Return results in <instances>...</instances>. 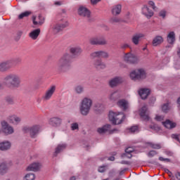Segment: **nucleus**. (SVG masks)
I'll list each match as a JSON object with an SVG mask.
<instances>
[{
	"label": "nucleus",
	"mask_w": 180,
	"mask_h": 180,
	"mask_svg": "<svg viewBox=\"0 0 180 180\" xmlns=\"http://www.w3.org/2000/svg\"><path fill=\"white\" fill-rule=\"evenodd\" d=\"M69 52L64 53L58 60L57 71L59 74H65L71 70V57L72 58H78L82 53V49L79 46H71Z\"/></svg>",
	"instance_id": "1"
},
{
	"label": "nucleus",
	"mask_w": 180,
	"mask_h": 180,
	"mask_svg": "<svg viewBox=\"0 0 180 180\" xmlns=\"http://www.w3.org/2000/svg\"><path fill=\"white\" fill-rule=\"evenodd\" d=\"M3 84L7 86V88L18 89V88H20L21 86L22 80L20 76L18 74L10 73L5 76Z\"/></svg>",
	"instance_id": "2"
},
{
	"label": "nucleus",
	"mask_w": 180,
	"mask_h": 180,
	"mask_svg": "<svg viewBox=\"0 0 180 180\" xmlns=\"http://www.w3.org/2000/svg\"><path fill=\"white\" fill-rule=\"evenodd\" d=\"M94 102L92 99L88 97H84L80 102L79 105V110L82 116H88L91 112Z\"/></svg>",
	"instance_id": "3"
},
{
	"label": "nucleus",
	"mask_w": 180,
	"mask_h": 180,
	"mask_svg": "<svg viewBox=\"0 0 180 180\" xmlns=\"http://www.w3.org/2000/svg\"><path fill=\"white\" fill-rule=\"evenodd\" d=\"M129 77L132 81H143L147 78V73L144 69H136L130 72Z\"/></svg>",
	"instance_id": "4"
},
{
	"label": "nucleus",
	"mask_w": 180,
	"mask_h": 180,
	"mask_svg": "<svg viewBox=\"0 0 180 180\" xmlns=\"http://www.w3.org/2000/svg\"><path fill=\"white\" fill-rule=\"evenodd\" d=\"M41 129V127L39 124L32 125L31 127H24L22 128V131L24 133H29L30 137L31 139H36L40 133V130Z\"/></svg>",
	"instance_id": "5"
},
{
	"label": "nucleus",
	"mask_w": 180,
	"mask_h": 180,
	"mask_svg": "<svg viewBox=\"0 0 180 180\" xmlns=\"http://www.w3.org/2000/svg\"><path fill=\"white\" fill-rule=\"evenodd\" d=\"M124 119H126V116L123 112L117 114L110 111L109 113V120L112 122V124H121Z\"/></svg>",
	"instance_id": "6"
},
{
	"label": "nucleus",
	"mask_w": 180,
	"mask_h": 180,
	"mask_svg": "<svg viewBox=\"0 0 180 180\" xmlns=\"http://www.w3.org/2000/svg\"><path fill=\"white\" fill-rule=\"evenodd\" d=\"M89 43L91 46H108V40L104 36H96L89 39Z\"/></svg>",
	"instance_id": "7"
},
{
	"label": "nucleus",
	"mask_w": 180,
	"mask_h": 180,
	"mask_svg": "<svg viewBox=\"0 0 180 180\" xmlns=\"http://www.w3.org/2000/svg\"><path fill=\"white\" fill-rule=\"evenodd\" d=\"M124 61L127 64H139L140 63V58L132 53H124L123 56Z\"/></svg>",
	"instance_id": "8"
},
{
	"label": "nucleus",
	"mask_w": 180,
	"mask_h": 180,
	"mask_svg": "<svg viewBox=\"0 0 180 180\" xmlns=\"http://www.w3.org/2000/svg\"><path fill=\"white\" fill-rule=\"evenodd\" d=\"M1 126L2 129V133H4L6 136H11V134H13V133H15L13 127L11 126L8 122L5 120L1 121Z\"/></svg>",
	"instance_id": "9"
},
{
	"label": "nucleus",
	"mask_w": 180,
	"mask_h": 180,
	"mask_svg": "<svg viewBox=\"0 0 180 180\" xmlns=\"http://www.w3.org/2000/svg\"><path fill=\"white\" fill-rule=\"evenodd\" d=\"M12 60H6L0 62V72H8L12 69Z\"/></svg>",
	"instance_id": "10"
},
{
	"label": "nucleus",
	"mask_w": 180,
	"mask_h": 180,
	"mask_svg": "<svg viewBox=\"0 0 180 180\" xmlns=\"http://www.w3.org/2000/svg\"><path fill=\"white\" fill-rule=\"evenodd\" d=\"M56 86L53 85L51 86L44 93V94L42 96L43 101H50L51 98L53 97V95H54L56 92Z\"/></svg>",
	"instance_id": "11"
},
{
	"label": "nucleus",
	"mask_w": 180,
	"mask_h": 180,
	"mask_svg": "<svg viewBox=\"0 0 180 180\" xmlns=\"http://www.w3.org/2000/svg\"><path fill=\"white\" fill-rule=\"evenodd\" d=\"M91 58H109V53L105 51H96L90 54Z\"/></svg>",
	"instance_id": "12"
},
{
	"label": "nucleus",
	"mask_w": 180,
	"mask_h": 180,
	"mask_svg": "<svg viewBox=\"0 0 180 180\" xmlns=\"http://www.w3.org/2000/svg\"><path fill=\"white\" fill-rule=\"evenodd\" d=\"M139 115L142 120H145V122L150 120V112L148 111V108H147V105H143L141 108Z\"/></svg>",
	"instance_id": "13"
},
{
	"label": "nucleus",
	"mask_w": 180,
	"mask_h": 180,
	"mask_svg": "<svg viewBox=\"0 0 180 180\" xmlns=\"http://www.w3.org/2000/svg\"><path fill=\"white\" fill-rule=\"evenodd\" d=\"M123 77H115L108 82V85L110 88H116V86H118L120 84H123Z\"/></svg>",
	"instance_id": "14"
},
{
	"label": "nucleus",
	"mask_w": 180,
	"mask_h": 180,
	"mask_svg": "<svg viewBox=\"0 0 180 180\" xmlns=\"http://www.w3.org/2000/svg\"><path fill=\"white\" fill-rule=\"evenodd\" d=\"M61 123H63V120L58 117H53L49 120V124L52 126V127H60Z\"/></svg>",
	"instance_id": "15"
},
{
	"label": "nucleus",
	"mask_w": 180,
	"mask_h": 180,
	"mask_svg": "<svg viewBox=\"0 0 180 180\" xmlns=\"http://www.w3.org/2000/svg\"><path fill=\"white\" fill-rule=\"evenodd\" d=\"M93 65L98 71H101V70H105V68H106V63L102 61L101 59L94 60L93 61Z\"/></svg>",
	"instance_id": "16"
},
{
	"label": "nucleus",
	"mask_w": 180,
	"mask_h": 180,
	"mask_svg": "<svg viewBox=\"0 0 180 180\" xmlns=\"http://www.w3.org/2000/svg\"><path fill=\"white\" fill-rule=\"evenodd\" d=\"M68 26V22H65L63 24L56 23L53 25L52 29L54 33H60V32H63V30L65 29Z\"/></svg>",
	"instance_id": "17"
},
{
	"label": "nucleus",
	"mask_w": 180,
	"mask_h": 180,
	"mask_svg": "<svg viewBox=\"0 0 180 180\" xmlns=\"http://www.w3.org/2000/svg\"><path fill=\"white\" fill-rule=\"evenodd\" d=\"M44 17L41 15H39L38 17L36 15L32 16V23L34 26H41L44 23Z\"/></svg>",
	"instance_id": "18"
},
{
	"label": "nucleus",
	"mask_w": 180,
	"mask_h": 180,
	"mask_svg": "<svg viewBox=\"0 0 180 180\" xmlns=\"http://www.w3.org/2000/svg\"><path fill=\"white\" fill-rule=\"evenodd\" d=\"M78 15L83 18H91V11L84 6H80L78 9Z\"/></svg>",
	"instance_id": "19"
},
{
	"label": "nucleus",
	"mask_w": 180,
	"mask_h": 180,
	"mask_svg": "<svg viewBox=\"0 0 180 180\" xmlns=\"http://www.w3.org/2000/svg\"><path fill=\"white\" fill-rule=\"evenodd\" d=\"M146 35L143 33H136L132 36L131 41L135 46H139V44L140 43V40L143 39V37H145Z\"/></svg>",
	"instance_id": "20"
},
{
	"label": "nucleus",
	"mask_w": 180,
	"mask_h": 180,
	"mask_svg": "<svg viewBox=\"0 0 180 180\" xmlns=\"http://www.w3.org/2000/svg\"><path fill=\"white\" fill-rule=\"evenodd\" d=\"M8 119V122L14 126H18L22 122V118L15 115L9 116Z\"/></svg>",
	"instance_id": "21"
},
{
	"label": "nucleus",
	"mask_w": 180,
	"mask_h": 180,
	"mask_svg": "<svg viewBox=\"0 0 180 180\" xmlns=\"http://www.w3.org/2000/svg\"><path fill=\"white\" fill-rule=\"evenodd\" d=\"M12 147V143L9 141L0 142V151H8Z\"/></svg>",
	"instance_id": "22"
},
{
	"label": "nucleus",
	"mask_w": 180,
	"mask_h": 180,
	"mask_svg": "<svg viewBox=\"0 0 180 180\" xmlns=\"http://www.w3.org/2000/svg\"><path fill=\"white\" fill-rule=\"evenodd\" d=\"M112 129V125L107 124L103 125L101 127H99L97 129V132L98 134H105V133H107V131H110Z\"/></svg>",
	"instance_id": "23"
},
{
	"label": "nucleus",
	"mask_w": 180,
	"mask_h": 180,
	"mask_svg": "<svg viewBox=\"0 0 180 180\" xmlns=\"http://www.w3.org/2000/svg\"><path fill=\"white\" fill-rule=\"evenodd\" d=\"M150 91L149 89H141L139 91V96H141V99H147L148 98V95L150 94Z\"/></svg>",
	"instance_id": "24"
},
{
	"label": "nucleus",
	"mask_w": 180,
	"mask_h": 180,
	"mask_svg": "<svg viewBox=\"0 0 180 180\" xmlns=\"http://www.w3.org/2000/svg\"><path fill=\"white\" fill-rule=\"evenodd\" d=\"M41 168V165L40 163H32L27 167V171H33L34 172H37Z\"/></svg>",
	"instance_id": "25"
},
{
	"label": "nucleus",
	"mask_w": 180,
	"mask_h": 180,
	"mask_svg": "<svg viewBox=\"0 0 180 180\" xmlns=\"http://www.w3.org/2000/svg\"><path fill=\"white\" fill-rule=\"evenodd\" d=\"M142 13L143 15H145L148 19H150V18L153 17V15H154L153 11L150 10V8L147 7V6H144L142 8Z\"/></svg>",
	"instance_id": "26"
},
{
	"label": "nucleus",
	"mask_w": 180,
	"mask_h": 180,
	"mask_svg": "<svg viewBox=\"0 0 180 180\" xmlns=\"http://www.w3.org/2000/svg\"><path fill=\"white\" fill-rule=\"evenodd\" d=\"M117 105L120 109H122V110H127V108H129V103L124 99H121L118 101Z\"/></svg>",
	"instance_id": "27"
},
{
	"label": "nucleus",
	"mask_w": 180,
	"mask_h": 180,
	"mask_svg": "<svg viewBox=\"0 0 180 180\" xmlns=\"http://www.w3.org/2000/svg\"><path fill=\"white\" fill-rule=\"evenodd\" d=\"M111 12H112L113 16L119 15V14L121 13V12H122V5L117 4V5L112 6Z\"/></svg>",
	"instance_id": "28"
},
{
	"label": "nucleus",
	"mask_w": 180,
	"mask_h": 180,
	"mask_svg": "<svg viewBox=\"0 0 180 180\" xmlns=\"http://www.w3.org/2000/svg\"><path fill=\"white\" fill-rule=\"evenodd\" d=\"M162 124L165 126V127H166V129H175V127H176V123L173 122L169 120H167L165 122H162Z\"/></svg>",
	"instance_id": "29"
},
{
	"label": "nucleus",
	"mask_w": 180,
	"mask_h": 180,
	"mask_svg": "<svg viewBox=\"0 0 180 180\" xmlns=\"http://www.w3.org/2000/svg\"><path fill=\"white\" fill-rule=\"evenodd\" d=\"M164 42V38L161 36H156L152 41L153 46L154 47H157V46H160V44H162Z\"/></svg>",
	"instance_id": "30"
},
{
	"label": "nucleus",
	"mask_w": 180,
	"mask_h": 180,
	"mask_svg": "<svg viewBox=\"0 0 180 180\" xmlns=\"http://www.w3.org/2000/svg\"><path fill=\"white\" fill-rule=\"evenodd\" d=\"M39 35H40V28L34 30L29 34L30 39H32V40H37V37H39Z\"/></svg>",
	"instance_id": "31"
},
{
	"label": "nucleus",
	"mask_w": 180,
	"mask_h": 180,
	"mask_svg": "<svg viewBox=\"0 0 180 180\" xmlns=\"http://www.w3.org/2000/svg\"><path fill=\"white\" fill-rule=\"evenodd\" d=\"M67 148V144H59L56 148L55 153L53 154V157H57V155L60 154V151L65 150Z\"/></svg>",
	"instance_id": "32"
},
{
	"label": "nucleus",
	"mask_w": 180,
	"mask_h": 180,
	"mask_svg": "<svg viewBox=\"0 0 180 180\" xmlns=\"http://www.w3.org/2000/svg\"><path fill=\"white\" fill-rule=\"evenodd\" d=\"M120 98V92L118 91V90H116L110 94L109 96L110 101H117Z\"/></svg>",
	"instance_id": "33"
},
{
	"label": "nucleus",
	"mask_w": 180,
	"mask_h": 180,
	"mask_svg": "<svg viewBox=\"0 0 180 180\" xmlns=\"http://www.w3.org/2000/svg\"><path fill=\"white\" fill-rule=\"evenodd\" d=\"M4 101L7 105H13L15 103V97L13 96L8 95L5 97Z\"/></svg>",
	"instance_id": "34"
},
{
	"label": "nucleus",
	"mask_w": 180,
	"mask_h": 180,
	"mask_svg": "<svg viewBox=\"0 0 180 180\" xmlns=\"http://www.w3.org/2000/svg\"><path fill=\"white\" fill-rule=\"evenodd\" d=\"M8 172V165L6 163L0 164V175H5Z\"/></svg>",
	"instance_id": "35"
},
{
	"label": "nucleus",
	"mask_w": 180,
	"mask_h": 180,
	"mask_svg": "<svg viewBox=\"0 0 180 180\" xmlns=\"http://www.w3.org/2000/svg\"><path fill=\"white\" fill-rule=\"evenodd\" d=\"M167 41L169 43V44H173V43L175 41V32H171L167 35Z\"/></svg>",
	"instance_id": "36"
},
{
	"label": "nucleus",
	"mask_w": 180,
	"mask_h": 180,
	"mask_svg": "<svg viewBox=\"0 0 180 180\" xmlns=\"http://www.w3.org/2000/svg\"><path fill=\"white\" fill-rule=\"evenodd\" d=\"M147 144L154 150H160L162 148L161 144L160 143H154L148 142Z\"/></svg>",
	"instance_id": "37"
},
{
	"label": "nucleus",
	"mask_w": 180,
	"mask_h": 180,
	"mask_svg": "<svg viewBox=\"0 0 180 180\" xmlns=\"http://www.w3.org/2000/svg\"><path fill=\"white\" fill-rule=\"evenodd\" d=\"M170 109L171 108H169V104L168 103L163 104L162 106V110L164 113H168Z\"/></svg>",
	"instance_id": "38"
},
{
	"label": "nucleus",
	"mask_w": 180,
	"mask_h": 180,
	"mask_svg": "<svg viewBox=\"0 0 180 180\" xmlns=\"http://www.w3.org/2000/svg\"><path fill=\"white\" fill-rule=\"evenodd\" d=\"M122 22V19L117 17H112L110 18V23L114 25V23H120Z\"/></svg>",
	"instance_id": "39"
},
{
	"label": "nucleus",
	"mask_w": 180,
	"mask_h": 180,
	"mask_svg": "<svg viewBox=\"0 0 180 180\" xmlns=\"http://www.w3.org/2000/svg\"><path fill=\"white\" fill-rule=\"evenodd\" d=\"M76 94H81L84 92V86L78 85L75 88Z\"/></svg>",
	"instance_id": "40"
},
{
	"label": "nucleus",
	"mask_w": 180,
	"mask_h": 180,
	"mask_svg": "<svg viewBox=\"0 0 180 180\" xmlns=\"http://www.w3.org/2000/svg\"><path fill=\"white\" fill-rule=\"evenodd\" d=\"M30 15H32L31 11H25L24 13H22L18 15V19H23V18H27V16H30Z\"/></svg>",
	"instance_id": "41"
},
{
	"label": "nucleus",
	"mask_w": 180,
	"mask_h": 180,
	"mask_svg": "<svg viewBox=\"0 0 180 180\" xmlns=\"http://www.w3.org/2000/svg\"><path fill=\"white\" fill-rule=\"evenodd\" d=\"M34 174L33 173H29L25 175L24 177V180H34L35 179Z\"/></svg>",
	"instance_id": "42"
},
{
	"label": "nucleus",
	"mask_w": 180,
	"mask_h": 180,
	"mask_svg": "<svg viewBox=\"0 0 180 180\" xmlns=\"http://www.w3.org/2000/svg\"><path fill=\"white\" fill-rule=\"evenodd\" d=\"M70 129L71 130H78L79 129V125L77 122L72 123L70 124Z\"/></svg>",
	"instance_id": "43"
},
{
	"label": "nucleus",
	"mask_w": 180,
	"mask_h": 180,
	"mask_svg": "<svg viewBox=\"0 0 180 180\" xmlns=\"http://www.w3.org/2000/svg\"><path fill=\"white\" fill-rule=\"evenodd\" d=\"M150 129H151L152 130H154V131H160V127H158V125L153 124L152 125L149 126Z\"/></svg>",
	"instance_id": "44"
},
{
	"label": "nucleus",
	"mask_w": 180,
	"mask_h": 180,
	"mask_svg": "<svg viewBox=\"0 0 180 180\" xmlns=\"http://www.w3.org/2000/svg\"><path fill=\"white\" fill-rule=\"evenodd\" d=\"M22 34H23V31L19 30L17 32V35L15 38V41H19V40H20V37H22Z\"/></svg>",
	"instance_id": "45"
},
{
	"label": "nucleus",
	"mask_w": 180,
	"mask_h": 180,
	"mask_svg": "<svg viewBox=\"0 0 180 180\" xmlns=\"http://www.w3.org/2000/svg\"><path fill=\"white\" fill-rule=\"evenodd\" d=\"M122 158H131L132 155H131V153H127V152H125L124 153H123L122 155H121Z\"/></svg>",
	"instance_id": "46"
},
{
	"label": "nucleus",
	"mask_w": 180,
	"mask_h": 180,
	"mask_svg": "<svg viewBox=\"0 0 180 180\" xmlns=\"http://www.w3.org/2000/svg\"><path fill=\"white\" fill-rule=\"evenodd\" d=\"M159 16L162 18V19H165V16H167V11H165V10H162L159 13Z\"/></svg>",
	"instance_id": "47"
},
{
	"label": "nucleus",
	"mask_w": 180,
	"mask_h": 180,
	"mask_svg": "<svg viewBox=\"0 0 180 180\" xmlns=\"http://www.w3.org/2000/svg\"><path fill=\"white\" fill-rule=\"evenodd\" d=\"M139 131V127L137 126H134L129 128V131L131 133H136V131Z\"/></svg>",
	"instance_id": "48"
},
{
	"label": "nucleus",
	"mask_w": 180,
	"mask_h": 180,
	"mask_svg": "<svg viewBox=\"0 0 180 180\" xmlns=\"http://www.w3.org/2000/svg\"><path fill=\"white\" fill-rule=\"evenodd\" d=\"M108 169V165L101 166L98 168V172H105Z\"/></svg>",
	"instance_id": "49"
},
{
	"label": "nucleus",
	"mask_w": 180,
	"mask_h": 180,
	"mask_svg": "<svg viewBox=\"0 0 180 180\" xmlns=\"http://www.w3.org/2000/svg\"><path fill=\"white\" fill-rule=\"evenodd\" d=\"M148 4L150 6H152L153 11H158V8L155 6V4H154V1H149Z\"/></svg>",
	"instance_id": "50"
},
{
	"label": "nucleus",
	"mask_w": 180,
	"mask_h": 180,
	"mask_svg": "<svg viewBox=\"0 0 180 180\" xmlns=\"http://www.w3.org/2000/svg\"><path fill=\"white\" fill-rule=\"evenodd\" d=\"M172 139H174V140H176L177 141H179V143H180V140H179V135L176 134H172L171 135Z\"/></svg>",
	"instance_id": "51"
},
{
	"label": "nucleus",
	"mask_w": 180,
	"mask_h": 180,
	"mask_svg": "<svg viewBox=\"0 0 180 180\" xmlns=\"http://www.w3.org/2000/svg\"><path fill=\"white\" fill-rule=\"evenodd\" d=\"M158 153L155 150H150L148 153V157H154V155H157Z\"/></svg>",
	"instance_id": "52"
},
{
	"label": "nucleus",
	"mask_w": 180,
	"mask_h": 180,
	"mask_svg": "<svg viewBox=\"0 0 180 180\" xmlns=\"http://www.w3.org/2000/svg\"><path fill=\"white\" fill-rule=\"evenodd\" d=\"M130 47V45H129L128 44H122L120 45V49H122V50H126V49Z\"/></svg>",
	"instance_id": "53"
},
{
	"label": "nucleus",
	"mask_w": 180,
	"mask_h": 180,
	"mask_svg": "<svg viewBox=\"0 0 180 180\" xmlns=\"http://www.w3.org/2000/svg\"><path fill=\"white\" fill-rule=\"evenodd\" d=\"M155 120L158 121V122H161L162 120H164V116L162 115H157L155 117Z\"/></svg>",
	"instance_id": "54"
},
{
	"label": "nucleus",
	"mask_w": 180,
	"mask_h": 180,
	"mask_svg": "<svg viewBox=\"0 0 180 180\" xmlns=\"http://www.w3.org/2000/svg\"><path fill=\"white\" fill-rule=\"evenodd\" d=\"M13 61L16 64H20V63H22V59L20 58H15L13 59Z\"/></svg>",
	"instance_id": "55"
},
{
	"label": "nucleus",
	"mask_w": 180,
	"mask_h": 180,
	"mask_svg": "<svg viewBox=\"0 0 180 180\" xmlns=\"http://www.w3.org/2000/svg\"><path fill=\"white\" fill-rule=\"evenodd\" d=\"M155 102V97H150L149 100V103H154Z\"/></svg>",
	"instance_id": "56"
},
{
	"label": "nucleus",
	"mask_w": 180,
	"mask_h": 180,
	"mask_svg": "<svg viewBox=\"0 0 180 180\" xmlns=\"http://www.w3.org/2000/svg\"><path fill=\"white\" fill-rule=\"evenodd\" d=\"M125 153H129L131 154L133 153V148H128L125 150Z\"/></svg>",
	"instance_id": "57"
},
{
	"label": "nucleus",
	"mask_w": 180,
	"mask_h": 180,
	"mask_svg": "<svg viewBox=\"0 0 180 180\" xmlns=\"http://www.w3.org/2000/svg\"><path fill=\"white\" fill-rule=\"evenodd\" d=\"M96 108H100L99 110H101L103 109V105H102L101 103H98L96 105Z\"/></svg>",
	"instance_id": "58"
},
{
	"label": "nucleus",
	"mask_w": 180,
	"mask_h": 180,
	"mask_svg": "<svg viewBox=\"0 0 180 180\" xmlns=\"http://www.w3.org/2000/svg\"><path fill=\"white\" fill-rule=\"evenodd\" d=\"M121 164H124L125 165H130V162L126 161V160H122V161H121Z\"/></svg>",
	"instance_id": "59"
},
{
	"label": "nucleus",
	"mask_w": 180,
	"mask_h": 180,
	"mask_svg": "<svg viewBox=\"0 0 180 180\" xmlns=\"http://www.w3.org/2000/svg\"><path fill=\"white\" fill-rule=\"evenodd\" d=\"M91 2L93 5H96L98 2H101V0H91Z\"/></svg>",
	"instance_id": "60"
},
{
	"label": "nucleus",
	"mask_w": 180,
	"mask_h": 180,
	"mask_svg": "<svg viewBox=\"0 0 180 180\" xmlns=\"http://www.w3.org/2000/svg\"><path fill=\"white\" fill-rule=\"evenodd\" d=\"M175 177L176 178L177 180H180V172H177L175 174Z\"/></svg>",
	"instance_id": "61"
},
{
	"label": "nucleus",
	"mask_w": 180,
	"mask_h": 180,
	"mask_svg": "<svg viewBox=\"0 0 180 180\" xmlns=\"http://www.w3.org/2000/svg\"><path fill=\"white\" fill-rule=\"evenodd\" d=\"M115 131H119V129H114L112 130H110V134H112V133H115Z\"/></svg>",
	"instance_id": "62"
},
{
	"label": "nucleus",
	"mask_w": 180,
	"mask_h": 180,
	"mask_svg": "<svg viewBox=\"0 0 180 180\" xmlns=\"http://www.w3.org/2000/svg\"><path fill=\"white\" fill-rule=\"evenodd\" d=\"M165 172H166V174H172V172L169 171L168 169H165Z\"/></svg>",
	"instance_id": "63"
},
{
	"label": "nucleus",
	"mask_w": 180,
	"mask_h": 180,
	"mask_svg": "<svg viewBox=\"0 0 180 180\" xmlns=\"http://www.w3.org/2000/svg\"><path fill=\"white\" fill-rule=\"evenodd\" d=\"M108 160H109L110 161H115V157L111 156V157L108 158Z\"/></svg>",
	"instance_id": "64"
}]
</instances>
